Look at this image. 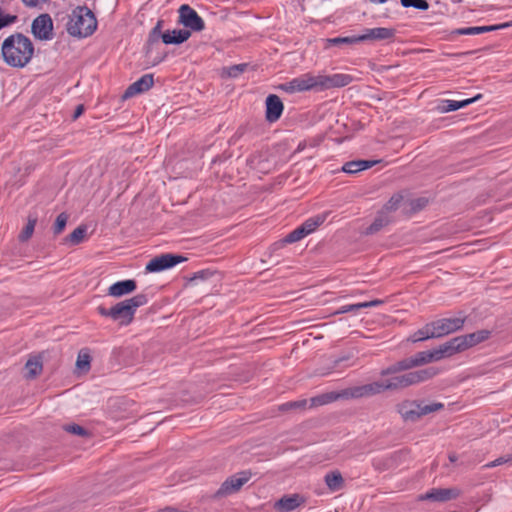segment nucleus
<instances>
[{
	"instance_id": "nucleus-1",
	"label": "nucleus",
	"mask_w": 512,
	"mask_h": 512,
	"mask_svg": "<svg viewBox=\"0 0 512 512\" xmlns=\"http://www.w3.org/2000/svg\"><path fill=\"white\" fill-rule=\"evenodd\" d=\"M1 55L8 66L23 68L33 58L34 45L28 36L15 32L3 40Z\"/></svg>"
},
{
	"instance_id": "nucleus-2",
	"label": "nucleus",
	"mask_w": 512,
	"mask_h": 512,
	"mask_svg": "<svg viewBox=\"0 0 512 512\" xmlns=\"http://www.w3.org/2000/svg\"><path fill=\"white\" fill-rule=\"evenodd\" d=\"M148 303V298L145 294H137L134 297L118 302L111 308L99 306L98 313L103 317H109L114 321H118L120 325H129L136 313L137 308L144 306Z\"/></svg>"
},
{
	"instance_id": "nucleus-3",
	"label": "nucleus",
	"mask_w": 512,
	"mask_h": 512,
	"mask_svg": "<svg viewBox=\"0 0 512 512\" xmlns=\"http://www.w3.org/2000/svg\"><path fill=\"white\" fill-rule=\"evenodd\" d=\"M66 29L73 37L86 38L97 29V19L87 6H77L69 16Z\"/></svg>"
},
{
	"instance_id": "nucleus-4",
	"label": "nucleus",
	"mask_w": 512,
	"mask_h": 512,
	"mask_svg": "<svg viewBox=\"0 0 512 512\" xmlns=\"http://www.w3.org/2000/svg\"><path fill=\"white\" fill-rule=\"evenodd\" d=\"M443 408L444 404L440 402L426 403L419 400H404L396 405V411L405 422H416L421 417Z\"/></svg>"
},
{
	"instance_id": "nucleus-5",
	"label": "nucleus",
	"mask_w": 512,
	"mask_h": 512,
	"mask_svg": "<svg viewBox=\"0 0 512 512\" xmlns=\"http://www.w3.org/2000/svg\"><path fill=\"white\" fill-rule=\"evenodd\" d=\"M251 478V472L241 471L227 478L215 492L214 498H222L238 492Z\"/></svg>"
},
{
	"instance_id": "nucleus-6",
	"label": "nucleus",
	"mask_w": 512,
	"mask_h": 512,
	"mask_svg": "<svg viewBox=\"0 0 512 512\" xmlns=\"http://www.w3.org/2000/svg\"><path fill=\"white\" fill-rule=\"evenodd\" d=\"M286 91H323L322 75L305 74L293 79L285 87Z\"/></svg>"
},
{
	"instance_id": "nucleus-7",
	"label": "nucleus",
	"mask_w": 512,
	"mask_h": 512,
	"mask_svg": "<svg viewBox=\"0 0 512 512\" xmlns=\"http://www.w3.org/2000/svg\"><path fill=\"white\" fill-rule=\"evenodd\" d=\"M186 258L181 255L176 254H161L160 256H156L153 259H151L147 265H146V271L147 272H160L165 269H169L183 261H185Z\"/></svg>"
},
{
	"instance_id": "nucleus-8",
	"label": "nucleus",
	"mask_w": 512,
	"mask_h": 512,
	"mask_svg": "<svg viewBox=\"0 0 512 512\" xmlns=\"http://www.w3.org/2000/svg\"><path fill=\"white\" fill-rule=\"evenodd\" d=\"M32 34L39 40L53 38V21L49 14H41L36 17L31 25Z\"/></svg>"
},
{
	"instance_id": "nucleus-9",
	"label": "nucleus",
	"mask_w": 512,
	"mask_h": 512,
	"mask_svg": "<svg viewBox=\"0 0 512 512\" xmlns=\"http://www.w3.org/2000/svg\"><path fill=\"white\" fill-rule=\"evenodd\" d=\"M383 392H385L383 381H375L360 386L346 388L347 400L371 397Z\"/></svg>"
},
{
	"instance_id": "nucleus-10",
	"label": "nucleus",
	"mask_w": 512,
	"mask_h": 512,
	"mask_svg": "<svg viewBox=\"0 0 512 512\" xmlns=\"http://www.w3.org/2000/svg\"><path fill=\"white\" fill-rule=\"evenodd\" d=\"M179 23L193 31H202L205 28L203 19L189 5H182L179 8Z\"/></svg>"
},
{
	"instance_id": "nucleus-11",
	"label": "nucleus",
	"mask_w": 512,
	"mask_h": 512,
	"mask_svg": "<svg viewBox=\"0 0 512 512\" xmlns=\"http://www.w3.org/2000/svg\"><path fill=\"white\" fill-rule=\"evenodd\" d=\"M464 323L465 317L442 318L436 321H432L437 338L462 329Z\"/></svg>"
},
{
	"instance_id": "nucleus-12",
	"label": "nucleus",
	"mask_w": 512,
	"mask_h": 512,
	"mask_svg": "<svg viewBox=\"0 0 512 512\" xmlns=\"http://www.w3.org/2000/svg\"><path fill=\"white\" fill-rule=\"evenodd\" d=\"M460 495L457 488H434L419 496V500H430L434 502H446L456 499Z\"/></svg>"
},
{
	"instance_id": "nucleus-13",
	"label": "nucleus",
	"mask_w": 512,
	"mask_h": 512,
	"mask_svg": "<svg viewBox=\"0 0 512 512\" xmlns=\"http://www.w3.org/2000/svg\"><path fill=\"white\" fill-rule=\"evenodd\" d=\"M284 105L279 96L270 94L266 98V120L270 123L276 122L282 115Z\"/></svg>"
},
{
	"instance_id": "nucleus-14",
	"label": "nucleus",
	"mask_w": 512,
	"mask_h": 512,
	"mask_svg": "<svg viewBox=\"0 0 512 512\" xmlns=\"http://www.w3.org/2000/svg\"><path fill=\"white\" fill-rule=\"evenodd\" d=\"M395 33V29L387 27L366 29L364 34L358 35V42L367 40H390L394 38Z\"/></svg>"
},
{
	"instance_id": "nucleus-15",
	"label": "nucleus",
	"mask_w": 512,
	"mask_h": 512,
	"mask_svg": "<svg viewBox=\"0 0 512 512\" xmlns=\"http://www.w3.org/2000/svg\"><path fill=\"white\" fill-rule=\"evenodd\" d=\"M434 350L437 361L443 358L451 357L457 353L464 351L458 336L450 339L449 341L445 342L444 344L440 345L438 348H435Z\"/></svg>"
},
{
	"instance_id": "nucleus-16",
	"label": "nucleus",
	"mask_w": 512,
	"mask_h": 512,
	"mask_svg": "<svg viewBox=\"0 0 512 512\" xmlns=\"http://www.w3.org/2000/svg\"><path fill=\"white\" fill-rule=\"evenodd\" d=\"M353 77L349 74L336 73L333 75H322L323 90L341 88L349 85Z\"/></svg>"
},
{
	"instance_id": "nucleus-17",
	"label": "nucleus",
	"mask_w": 512,
	"mask_h": 512,
	"mask_svg": "<svg viewBox=\"0 0 512 512\" xmlns=\"http://www.w3.org/2000/svg\"><path fill=\"white\" fill-rule=\"evenodd\" d=\"M438 373V370L435 368H425L417 371L408 372L404 375L406 387L424 382L432 377H434Z\"/></svg>"
},
{
	"instance_id": "nucleus-18",
	"label": "nucleus",
	"mask_w": 512,
	"mask_h": 512,
	"mask_svg": "<svg viewBox=\"0 0 512 512\" xmlns=\"http://www.w3.org/2000/svg\"><path fill=\"white\" fill-rule=\"evenodd\" d=\"M490 335L491 332L489 330L483 329L470 334L458 336V338L463 350L465 351L481 342H484L490 337Z\"/></svg>"
},
{
	"instance_id": "nucleus-19",
	"label": "nucleus",
	"mask_w": 512,
	"mask_h": 512,
	"mask_svg": "<svg viewBox=\"0 0 512 512\" xmlns=\"http://www.w3.org/2000/svg\"><path fill=\"white\" fill-rule=\"evenodd\" d=\"M153 83V75L145 74L126 89L123 97L128 98L138 93L145 92L153 86Z\"/></svg>"
},
{
	"instance_id": "nucleus-20",
	"label": "nucleus",
	"mask_w": 512,
	"mask_h": 512,
	"mask_svg": "<svg viewBox=\"0 0 512 512\" xmlns=\"http://www.w3.org/2000/svg\"><path fill=\"white\" fill-rule=\"evenodd\" d=\"M339 399L347 400L346 389H343V390L338 391V392L331 391V392L323 393L321 395L312 397L309 400V402H310V407H318V406H322V405H326V404L332 403V402L337 401Z\"/></svg>"
},
{
	"instance_id": "nucleus-21",
	"label": "nucleus",
	"mask_w": 512,
	"mask_h": 512,
	"mask_svg": "<svg viewBox=\"0 0 512 512\" xmlns=\"http://www.w3.org/2000/svg\"><path fill=\"white\" fill-rule=\"evenodd\" d=\"M137 287L136 281L133 279L118 281L108 288V295L113 297H121L135 291Z\"/></svg>"
},
{
	"instance_id": "nucleus-22",
	"label": "nucleus",
	"mask_w": 512,
	"mask_h": 512,
	"mask_svg": "<svg viewBox=\"0 0 512 512\" xmlns=\"http://www.w3.org/2000/svg\"><path fill=\"white\" fill-rule=\"evenodd\" d=\"M191 32L187 29L167 30L161 35L164 44H181L188 40Z\"/></svg>"
},
{
	"instance_id": "nucleus-23",
	"label": "nucleus",
	"mask_w": 512,
	"mask_h": 512,
	"mask_svg": "<svg viewBox=\"0 0 512 512\" xmlns=\"http://www.w3.org/2000/svg\"><path fill=\"white\" fill-rule=\"evenodd\" d=\"M413 367H415L413 357H409V358L403 359L401 361H398L385 369H382L380 372V375L381 376L392 375V374H396L401 371L409 370Z\"/></svg>"
},
{
	"instance_id": "nucleus-24",
	"label": "nucleus",
	"mask_w": 512,
	"mask_h": 512,
	"mask_svg": "<svg viewBox=\"0 0 512 512\" xmlns=\"http://www.w3.org/2000/svg\"><path fill=\"white\" fill-rule=\"evenodd\" d=\"M392 222V217L384 214L382 211L377 213L374 221L366 228L365 234L371 235L379 232L382 228Z\"/></svg>"
},
{
	"instance_id": "nucleus-25",
	"label": "nucleus",
	"mask_w": 512,
	"mask_h": 512,
	"mask_svg": "<svg viewBox=\"0 0 512 512\" xmlns=\"http://www.w3.org/2000/svg\"><path fill=\"white\" fill-rule=\"evenodd\" d=\"M300 505L299 503V497L298 495H291V496H284L281 499H279L275 505L274 508L278 512H289L294 510Z\"/></svg>"
},
{
	"instance_id": "nucleus-26",
	"label": "nucleus",
	"mask_w": 512,
	"mask_h": 512,
	"mask_svg": "<svg viewBox=\"0 0 512 512\" xmlns=\"http://www.w3.org/2000/svg\"><path fill=\"white\" fill-rule=\"evenodd\" d=\"M482 97L481 94H478L476 95L475 97H472V98H469V99H465V100H462V101H456V100H444L443 101V105L441 107V112H452V111H456L460 108H463L471 103H474L475 101H477L478 99H480Z\"/></svg>"
},
{
	"instance_id": "nucleus-27",
	"label": "nucleus",
	"mask_w": 512,
	"mask_h": 512,
	"mask_svg": "<svg viewBox=\"0 0 512 512\" xmlns=\"http://www.w3.org/2000/svg\"><path fill=\"white\" fill-rule=\"evenodd\" d=\"M376 161L369 160H356L345 163L342 167V171L348 174H355L357 172L371 168Z\"/></svg>"
},
{
	"instance_id": "nucleus-28",
	"label": "nucleus",
	"mask_w": 512,
	"mask_h": 512,
	"mask_svg": "<svg viewBox=\"0 0 512 512\" xmlns=\"http://www.w3.org/2000/svg\"><path fill=\"white\" fill-rule=\"evenodd\" d=\"M432 338H437L434 330V325L432 322L427 323L424 327L414 332L410 337L409 341L411 342H419Z\"/></svg>"
},
{
	"instance_id": "nucleus-29",
	"label": "nucleus",
	"mask_w": 512,
	"mask_h": 512,
	"mask_svg": "<svg viewBox=\"0 0 512 512\" xmlns=\"http://www.w3.org/2000/svg\"><path fill=\"white\" fill-rule=\"evenodd\" d=\"M43 369L42 359L40 356H32L28 359L25 365L26 377L34 379Z\"/></svg>"
},
{
	"instance_id": "nucleus-30",
	"label": "nucleus",
	"mask_w": 512,
	"mask_h": 512,
	"mask_svg": "<svg viewBox=\"0 0 512 512\" xmlns=\"http://www.w3.org/2000/svg\"><path fill=\"white\" fill-rule=\"evenodd\" d=\"M325 483L332 492L339 491L344 485V479L339 471H332L325 475Z\"/></svg>"
},
{
	"instance_id": "nucleus-31",
	"label": "nucleus",
	"mask_w": 512,
	"mask_h": 512,
	"mask_svg": "<svg viewBox=\"0 0 512 512\" xmlns=\"http://www.w3.org/2000/svg\"><path fill=\"white\" fill-rule=\"evenodd\" d=\"M507 23L501 25H491V26H478V27H468L461 28L457 30V33L460 35H473V34H481L484 32L495 31L500 28L508 27Z\"/></svg>"
},
{
	"instance_id": "nucleus-32",
	"label": "nucleus",
	"mask_w": 512,
	"mask_h": 512,
	"mask_svg": "<svg viewBox=\"0 0 512 512\" xmlns=\"http://www.w3.org/2000/svg\"><path fill=\"white\" fill-rule=\"evenodd\" d=\"M86 233L87 227L80 225L65 238V242L72 246L78 245L84 240Z\"/></svg>"
},
{
	"instance_id": "nucleus-33",
	"label": "nucleus",
	"mask_w": 512,
	"mask_h": 512,
	"mask_svg": "<svg viewBox=\"0 0 512 512\" xmlns=\"http://www.w3.org/2000/svg\"><path fill=\"white\" fill-rule=\"evenodd\" d=\"M412 357H413V360H414L415 367L420 366V365H424V364H427V363H430V362H433V361H437L434 349L431 350V351H421V352H418V353H416Z\"/></svg>"
},
{
	"instance_id": "nucleus-34",
	"label": "nucleus",
	"mask_w": 512,
	"mask_h": 512,
	"mask_svg": "<svg viewBox=\"0 0 512 512\" xmlns=\"http://www.w3.org/2000/svg\"><path fill=\"white\" fill-rule=\"evenodd\" d=\"M385 391H394L406 388L404 375L395 376L383 381Z\"/></svg>"
},
{
	"instance_id": "nucleus-35",
	"label": "nucleus",
	"mask_w": 512,
	"mask_h": 512,
	"mask_svg": "<svg viewBox=\"0 0 512 512\" xmlns=\"http://www.w3.org/2000/svg\"><path fill=\"white\" fill-rule=\"evenodd\" d=\"M402 200L403 196L401 194H394L380 211L386 215L391 216V214L400 207Z\"/></svg>"
},
{
	"instance_id": "nucleus-36",
	"label": "nucleus",
	"mask_w": 512,
	"mask_h": 512,
	"mask_svg": "<svg viewBox=\"0 0 512 512\" xmlns=\"http://www.w3.org/2000/svg\"><path fill=\"white\" fill-rule=\"evenodd\" d=\"M36 224H37V217L29 215L28 216V222H27L26 226L23 228V230L19 234V240L21 242H25V241H27L28 239L31 238V236L33 235V232H34Z\"/></svg>"
},
{
	"instance_id": "nucleus-37",
	"label": "nucleus",
	"mask_w": 512,
	"mask_h": 512,
	"mask_svg": "<svg viewBox=\"0 0 512 512\" xmlns=\"http://www.w3.org/2000/svg\"><path fill=\"white\" fill-rule=\"evenodd\" d=\"M325 221V217L318 215L313 218L307 219L302 225H300L307 235L311 234L315 229Z\"/></svg>"
},
{
	"instance_id": "nucleus-38",
	"label": "nucleus",
	"mask_w": 512,
	"mask_h": 512,
	"mask_svg": "<svg viewBox=\"0 0 512 512\" xmlns=\"http://www.w3.org/2000/svg\"><path fill=\"white\" fill-rule=\"evenodd\" d=\"M307 234L303 230L301 226L294 229L292 232H290L284 239L283 243H295L301 239H303Z\"/></svg>"
},
{
	"instance_id": "nucleus-39",
	"label": "nucleus",
	"mask_w": 512,
	"mask_h": 512,
	"mask_svg": "<svg viewBox=\"0 0 512 512\" xmlns=\"http://www.w3.org/2000/svg\"><path fill=\"white\" fill-rule=\"evenodd\" d=\"M308 401L306 399L291 401L279 406V410L282 412H286L292 409H304L307 406Z\"/></svg>"
},
{
	"instance_id": "nucleus-40",
	"label": "nucleus",
	"mask_w": 512,
	"mask_h": 512,
	"mask_svg": "<svg viewBox=\"0 0 512 512\" xmlns=\"http://www.w3.org/2000/svg\"><path fill=\"white\" fill-rule=\"evenodd\" d=\"M326 41H327L328 45H332V46H336V45H340V44L359 43L358 36L329 38Z\"/></svg>"
},
{
	"instance_id": "nucleus-41",
	"label": "nucleus",
	"mask_w": 512,
	"mask_h": 512,
	"mask_svg": "<svg viewBox=\"0 0 512 512\" xmlns=\"http://www.w3.org/2000/svg\"><path fill=\"white\" fill-rule=\"evenodd\" d=\"M401 4L403 7H413L422 11L429 8V4L425 0H401Z\"/></svg>"
},
{
	"instance_id": "nucleus-42",
	"label": "nucleus",
	"mask_w": 512,
	"mask_h": 512,
	"mask_svg": "<svg viewBox=\"0 0 512 512\" xmlns=\"http://www.w3.org/2000/svg\"><path fill=\"white\" fill-rule=\"evenodd\" d=\"M17 20H18L17 15L6 14L0 8V30L5 27L11 26L12 24L16 23Z\"/></svg>"
},
{
	"instance_id": "nucleus-43",
	"label": "nucleus",
	"mask_w": 512,
	"mask_h": 512,
	"mask_svg": "<svg viewBox=\"0 0 512 512\" xmlns=\"http://www.w3.org/2000/svg\"><path fill=\"white\" fill-rule=\"evenodd\" d=\"M67 221H68V216L65 213L59 214L54 223V227H53L54 234H56V235L60 234L64 230V228L67 224Z\"/></svg>"
},
{
	"instance_id": "nucleus-44",
	"label": "nucleus",
	"mask_w": 512,
	"mask_h": 512,
	"mask_svg": "<svg viewBox=\"0 0 512 512\" xmlns=\"http://www.w3.org/2000/svg\"><path fill=\"white\" fill-rule=\"evenodd\" d=\"M90 355L80 352L77 357L76 366L80 370H88L90 368Z\"/></svg>"
},
{
	"instance_id": "nucleus-45",
	"label": "nucleus",
	"mask_w": 512,
	"mask_h": 512,
	"mask_svg": "<svg viewBox=\"0 0 512 512\" xmlns=\"http://www.w3.org/2000/svg\"><path fill=\"white\" fill-rule=\"evenodd\" d=\"M247 66L245 63L233 65L227 69V75L236 78L246 70Z\"/></svg>"
},
{
	"instance_id": "nucleus-46",
	"label": "nucleus",
	"mask_w": 512,
	"mask_h": 512,
	"mask_svg": "<svg viewBox=\"0 0 512 512\" xmlns=\"http://www.w3.org/2000/svg\"><path fill=\"white\" fill-rule=\"evenodd\" d=\"M64 429H65V431L75 434V435H79V436H87L88 435V431L78 424L66 425L64 427Z\"/></svg>"
},
{
	"instance_id": "nucleus-47",
	"label": "nucleus",
	"mask_w": 512,
	"mask_h": 512,
	"mask_svg": "<svg viewBox=\"0 0 512 512\" xmlns=\"http://www.w3.org/2000/svg\"><path fill=\"white\" fill-rule=\"evenodd\" d=\"M360 309H362V303L349 304V305H344V306L340 307L337 311L334 312V314L338 315V314H344V313H348V312H357Z\"/></svg>"
},
{
	"instance_id": "nucleus-48",
	"label": "nucleus",
	"mask_w": 512,
	"mask_h": 512,
	"mask_svg": "<svg viewBox=\"0 0 512 512\" xmlns=\"http://www.w3.org/2000/svg\"><path fill=\"white\" fill-rule=\"evenodd\" d=\"M502 464H512V457L511 455H505V456H501L497 459H495L494 461L486 464L484 467L485 468H492V467H496V466H499V465H502Z\"/></svg>"
},
{
	"instance_id": "nucleus-49",
	"label": "nucleus",
	"mask_w": 512,
	"mask_h": 512,
	"mask_svg": "<svg viewBox=\"0 0 512 512\" xmlns=\"http://www.w3.org/2000/svg\"><path fill=\"white\" fill-rule=\"evenodd\" d=\"M161 26H162V21H158L156 26L150 32V35H149L150 43L156 42L158 40V38L161 37V35L163 34V33H161Z\"/></svg>"
},
{
	"instance_id": "nucleus-50",
	"label": "nucleus",
	"mask_w": 512,
	"mask_h": 512,
	"mask_svg": "<svg viewBox=\"0 0 512 512\" xmlns=\"http://www.w3.org/2000/svg\"><path fill=\"white\" fill-rule=\"evenodd\" d=\"M428 203V200L425 198H418L415 200H412L410 205L413 212H417L422 210Z\"/></svg>"
},
{
	"instance_id": "nucleus-51",
	"label": "nucleus",
	"mask_w": 512,
	"mask_h": 512,
	"mask_svg": "<svg viewBox=\"0 0 512 512\" xmlns=\"http://www.w3.org/2000/svg\"><path fill=\"white\" fill-rule=\"evenodd\" d=\"M210 275H211V273L209 271L202 270V271L195 273L194 276L190 280L191 281H194L196 279L204 280V279H207Z\"/></svg>"
},
{
	"instance_id": "nucleus-52",
	"label": "nucleus",
	"mask_w": 512,
	"mask_h": 512,
	"mask_svg": "<svg viewBox=\"0 0 512 512\" xmlns=\"http://www.w3.org/2000/svg\"><path fill=\"white\" fill-rule=\"evenodd\" d=\"M47 0H22L25 6L27 7H36L40 3H44Z\"/></svg>"
},
{
	"instance_id": "nucleus-53",
	"label": "nucleus",
	"mask_w": 512,
	"mask_h": 512,
	"mask_svg": "<svg viewBox=\"0 0 512 512\" xmlns=\"http://www.w3.org/2000/svg\"><path fill=\"white\" fill-rule=\"evenodd\" d=\"M382 303H383V301L378 300V299L368 301V302H362V308L375 307V306L381 305Z\"/></svg>"
},
{
	"instance_id": "nucleus-54",
	"label": "nucleus",
	"mask_w": 512,
	"mask_h": 512,
	"mask_svg": "<svg viewBox=\"0 0 512 512\" xmlns=\"http://www.w3.org/2000/svg\"><path fill=\"white\" fill-rule=\"evenodd\" d=\"M84 111L83 105L77 106L75 112H74V119L78 118Z\"/></svg>"
},
{
	"instance_id": "nucleus-55",
	"label": "nucleus",
	"mask_w": 512,
	"mask_h": 512,
	"mask_svg": "<svg viewBox=\"0 0 512 512\" xmlns=\"http://www.w3.org/2000/svg\"><path fill=\"white\" fill-rule=\"evenodd\" d=\"M372 3H385L387 0H370Z\"/></svg>"
},
{
	"instance_id": "nucleus-56",
	"label": "nucleus",
	"mask_w": 512,
	"mask_h": 512,
	"mask_svg": "<svg viewBox=\"0 0 512 512\" xmlns=\"http://www.w3.org/2000/svg\"><path fill=\"white\" fill-rule=\"evenodd\" d=\"M159 512H177V511L174 510V509L167 508V509H164V510L159 511Z\"/></svg>"
},
{
	"instance_id": "nucleus-57",
	"label": "nucleus",
	"mask_w": 512,
	"mask_h": 512,
	"mask_svg": "<svg viewBox=\"0 0 512 512\" xmlns=\"http://www.w3.org/2000/svg\"><path fill=\"white\" fill-rule=\"evenodd\" d=\"M449 459H450L451 462H454V461H456V456L455 455H450Z\"/></svg>"
},
{
	"instance_id": "nucleus-58",
	"label": "nucleus",
	"mask_w": 512,
	"mask_h": 512,
	"mask_svg": "<svg viewBox=\"0 0 512 512\" xmlns=\"http://www.w3.org/2000/svg\"><path fill=\"white\" fill-rule=\"evenodd\" d=\"M510 455H511V457H512V454H510Z\"/></svg>"
}]
</instances>
